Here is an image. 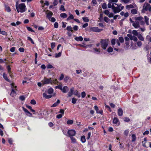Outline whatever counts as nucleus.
I'll use <instances>...</instances> for the list:
<instances>
[{
	"label": "nucleus",
	"instance_id": "4d7b16f0",
	"mask_svg": "<svg viewBox=\"0 0 151 151\" xmlns=\"http://www.w3.org/2000/svg\"><path fill=\"white\" fill-rule=\"evenodd\" d=\"M30 103L32 104L35 105L36 104V101L34 99H32L31 100Z\"/></svg>",
	"mask_w": 151,
	"mask_h": 151
},
{
	"label": "nucleus",
	"instance_id": "e2e57ef3",
	"mask_svg": "<svg viewBox=\"0 0 151 151\" xmlns=\"http://www.w3.org/2000/svg\"><path fill=\"white\" fill-rule=\"evenodd\" d=\"M64 78V75L63 74H62L61 75L59 79V81H61V80H62Z\"/></svg>",
	"mask_w": 151,
	"mask_h": 151
},
{
	"label": "nucleus",
	"instance_id": "6ab92c4d",
	"mask_svg": "<svg viewBox=\"0 0 151 151\" xmlns=\"http://www.w3.org/2000/svg\"><path fill=\"white\" fill-rule=\"evenodd\" d=\"M3 77L4 78L6 81L9 82H10V81L9 79L7 77V75L5 73H4L3 74Z\"/></svg>",
	"mask_w": 151,
	"mask_h": 151
},
{
	"label": "nucleus",
	"instance_id": "69168bd1",
	"mask_svg": "<svg viewBox=\"0 0 151 151\" xmlns=\"http://www.w3.org/2000/svg\"><path fill=\"white\" fill-rule=\"evenodd\" d=\"M19 52H24V48L22 47H20L19 49Z\"/></svg>",
	"mask_w": 151,
	"mask_h": 151
},
{
	"label": "nucleus",
	"instance_id": "6e6552de",
	"mask_svg": "<svg viewBox=\"0 0 151 151\" xmlns=\"http://www.w3.org/2000/svg\"><path fill=\"white\" fill-rule=\"evenodd\" d=\"M76 133V131L73 129L68 130L67 132V133L70 137L75 136Z\"/></svg>",
	"mask_w": 151,
	"mask_h": 151
},
{
	"label": "nucleus",
	"instance_id": "79ce46f5",
	"mask_svg": "<svg viewBox=\"0 0 151 151\" xmlns=\"http://www.w3.org/2000/svg\"><path fill=\"white\" fill-rule=\"evenodd\" d=\"M132 34L135 35L137 36L138 35V33L137 32V31L136 30H134L132 31Z\"/></svg>",
	"mask_w": 151,
	"mask_h": 151
},
{
	"label": "nucleus",
	"instance_id": "72a5a7b5",
	"mask_svg": "<svg viewBox=\"0 0 151 151\" xmlns=\"http://www.w3.org/2000/svg\"><path fill=\"white\" fill-rule=\"evenodd\" d=\"M73 120H69L67 122V124L68 125H71L73 124Z\"/></svg>",
	"mask_w": 151,
	"mask_h": 151
},
{
	"label": "nucleus",
	"instance_id": "864d4df0",
	"mask_svg": "<svg viewBox=\"0 0 151 151\" xmlns=\"http://www.w3.org/2000/svg\"><path fill=\"white\" fill-rule=\"evenodd\" d=\"M50 21H51L52 22H55L56 21L55 18L53 17L51 18L50 19H49Z\"/></svg>",
	"mask_w": 151,
	"mask_h": 151
},
{
	"label": "nucleus",
	"instance_id": "7ed1b4c3",
	"mask_svg": "<svg viewBox=\"0 0 151 151\" xmlns=\"http://www.w3.org/2000/svg\"><path fill=\"white\" fill-rule=\"evenodd\" d=\"M100 43L101 44L102 48L104 50H105L108 45V40L106 39H101Z\"/></svg>",
	"mask_w": 151,
	"mask_h": 151
},
{
	"label": "nucleus",
	"instance_id": "58836bf2",
	"mask_svg": "<svg viewBox=\"0 0 151 151\" xmlns=\"http://www.w3.org/2000/svg\"><path fill=\"white\" fill-rule=\"evenodd\" d=\"M70 138L71 139V140L72 142L73 143H76V139L73 137H70Z\"/></svg>",
	"mask_w": 151,
	"mask_h": 151
},
{
	"label": "nucleus",
	"instance_id": "a18cd8bd",
	"mask_svg": "<svg viewBox=\"0 0 151 151\" xmlns=\"http://www.w3.org/2000/svg\"><path fill=\"white\" fill-rule=\"evenodd\" d=\"M77 99L75 98H73L72 100V103L73 104H75L76 102Z\"/></svg>",
	"mask_w": 151,
	"mask_h": 151
},
{
	"label": "nucleus",
	"instance_id": "37998d69",
	"mask_svg": "<svg viewBox=\"0 0 151 151\" xmlns=\"http://www.w3.org/2000/svg\"><path fill=\"white\" fill-rule=\"evenodd\" d=\"M113 51V48L110 47L108 48L107 49V51L108 52H112Z\"/></svg>",
	"mask_w": 151,
	"mask_h": 151
},
{
	"label": "nucleus",
	"instance_id": "de8ad7c7",
	"mask_svg": "<svg viewBox=\"0 0 151 151\" xmlns=\"http://www.w3.org/2000/svg\"><path fill=\"white\" fill-rule=\"evenodd\" d=\"M47 68L48 69H51L54 68V67H53V66H52L50 64H48L47 65Z\"/></svg>",
	"mask_w": 151,
	"mask_h": 151
},
{
	"label": "nucleus",
	"instance_id": "4c0bfd02",
	"mask_svg": "<svg viewBox=\"0 0 151 151\" xmlns=\"http://www.w3.org/2000/svg\"><path fill=\"white\" fill-rule=\"evenodd\" d=\"M119 41L121 43H123L124 42V39L123 37H120L119 38Z\"/></svg>",
	"mask_w": 151,
	"mask_h": 151
},
{
	"label": "nucleus",
	"instance_id": "a211bd4d",
	"mask_svg": "<svg viewBox=\"0 0 151 151\" xmlns=\"http://www.w3.org/2000/svg\"><path fill=\"white\" fill-rule=\"evenodd\" d=\"M123 111L121 108H119L118 109V113L119 116H122L123 114Z\"/></svg>",
	"mask_w": 151,
	"mask_h": 151
},
{
	"label": "nucleus",
	"instance_id": "423d86ee",
	"mask_svg": "<svg viewBox=\"0 0 151 151\" xmlns=\"http://www.w3.org/2000/svg\"><path fill=\"white\" fill-rule=\"evenodd\" d=\"M150 5L148 3H145L142 10V12L144 13L145 11L148 10Z\"/></svg>",
	"mask_w": 151,
	"mask_h": 151
},
{
	"label": "nucleus",
	"instance_id": "c03bdc74",
	"mask_svg": "<svg viewBox=\"0 0 151 151\" xmlns=\"http://www.w3.org/2000/svg\"><path fill=\"white\" fill-rule=\"evenodd\" d=\"M116 41L115 39H112L111 41V45H115V43H116Z\"/></svg>",
	"mask_w": 151,
	"mask_h": 151
},
{
	"label": "nucleus",
	"instance_id": "c85d7f7f",
	"mask_svg": "<svg viewBox=\"0 0 151 151\" xmlns=\"http://www.w3.org/2000/svg\"><path fill=\"white\" fill-rule=\"evenodd\" d=\"M66 29L68 31H70L71 32L73 31L72 27L70 26H68L67 27Z\"/></svg>",
	"mask_w": 151,
	"mask_h": 151
},
{
	"label": "nucleus",
	"instance_id": "aec40b11",
	"mask_svg": "<svg viewBox=\"0 0 151 151\" xmlns=\"http://www.w3.org/2000/svg\"><path fill=\"white\" fill-rule=\"evenodd\" d=\"M75 40L77 41H81L83 40V38L81 36H79V37H76L74 38Z\"/></svg>",
	"mask_w": 151,
	"mask_h": 151
},
{
	"label": "nucleus",
	"instance_id": "ddd939ff",
	"mask_svg": "<svg viewBox=\"0 0 151 151\" xmlns=\"http://www.w3.org/2000/svg\"><path fill=\"white\" fill-rule=\"evenodd\" d=\"M47 12H48V13L47 14L46 17L48 19H50L52 16L53 13L52 12L48 10L47 11Z\"/></svg>",
	"mask_w": 151,
	"mask_h": 151
},
{
	"label": "nucleus",
	"instance_id": "8fccbe9b",
	"mask_svg": "<svg viewBox=\"0 0 151 151\" xmlns=\"http://www.w3.org/2000/svg\"><path fill=\"white\" fill-rule=\"evenodd\" d=\"M102 8L103 9H106L107 8V5L106 3H103L102 5Z\"/></svg>",
	"mask_w": 151,
	"mask_h": 151
},
{
	"label": "nucleus",
	"instance_id": "052dcab7",
	"mask_svg": "<svg viewBox=\"0 0 151 151\" xmlns=\"http://www.w3.org/2000/svg\"><path fill=\"white\" fill-rule=\"evenodd\" d=\"M60 9V10H62L63 11H64L65 10V9L64 8V6H63V5H62L61 6Z\"/></svg>",
	"mask_w": 151,
	"mask_h": 151
},
{
	"label": "nucleus",
	"instance_id": "1a4fd4ad",
	"mask_svg": "<svg viewBox=\"0 0 151 151\" xmlns=\"http://www.w3.org/2000/svg\"><path fill=\"white\" fill-rule=\"evenodd\" d=\"M144 18L145 19V22L141 20L140 21V24L141 25H143L145 24V22L147 25H149V18L147 16H145L144 17Z\"/></svg>",
	"mask_w": 151,
	"mask_h": 151
},
{
	"label": "nucleus",
	"instance_id": "9b49d317",
	"mask_svg": "<svg viewBox=\"0 0 151 151\" xmlns=\"http://www.w3.org/2000/svg\"><path fill=\"white\" fill-rule=\"evenodd\" d=\"M127 36L131 40H133L135 42H136L137 40V37L134 36H132L130 34H128Z\"/></svg>",
	"mask_w": 151,
	"mask_h": 151
},
{
	"label": "nucleus",
	"instance_id": "6e6d98bb",
	"mask_svg": "<svg viewBox=\"0 0 151 151\" xmlns=\"http://www.w3.org/2000/svg\"><path fill=\"white\" fill-rule=\"evenodd\" d=\"M7 69L8 73H11V68L9 65H8L7 66Z\"/></svg>",
	"mask_w": 151,
	"mask_h": 151
},
{
	"label": "nucleus",
	"instance_id": "f03ea898",
	"mask_svg": "<svg viewBox=\"0 0 151 151\" xmlns=\"http://www.w3.org/2000/svg\"><path fill=\"white\" fill-rule=\"evenodd\" d=\"M55 89H58L62 91L64 93H66L69 91V88L67 86L63 87L62 85H59L55 87Z\"/></svg>",
	"mask_w": 151,
	"mask_h": 151
},
{
	"label": "nucleus",
	"instance_id": "393cba45",
	"mask_svg": "<svg viewBox=\"0 0 151 151\" xmlns=\"http://www.w3.org/2000/svg\"><path fill=\"white\" fill-rule=\"evenodd\" d=\"M115 3H109L107 5L108 7L109 8H111L112 9V8H113V6H114V5Z\"/></svg>",
	"mask_w": 151,
	"mask_h": 151
},
{
	"label": "nucleus",
	"instance_id": "473e14b6",
	"mask_svg": "<svg viewBox=\"0 0 151 151\" xmlns=\"http://www.w3.org/2000/svg\"><path fill=\"white\" fill-rule=\"evenodd\" d=\"M26 28L28 30V31H29L33 32H35V31L33 29H32L30 27H27Z\"/></svg>",
	"mask_w": 151,
	"mask_h": 151
},
{
	"label": "nucleus",
	"instance_id": "2f4dec72",
	"mask_svg": "<svg viewBox=\"0 0 151 151\" xmlns=\"http://www.w3.org/2000/svg\"><path fill=\"white\" fill-rule=\"evenodd\" d=\"M26 107L30 109L31 111L33 112H35V110L34 109H33L32 108V107L28 105H27L26 106Z\"/></svg>",
	"mask_w": 151,
	"mask_h": 151
},
{
	"label": "nucleus",
	"instance_id": "603ef678",
	"mask_svg": "<svg viewBox=\"0 0 151 151\" xmlns=\"http://www.w3.org/2000/svg\"><path fill=\"white\" fill-rule=\"evenodd\" d=\"M104 21L107 23H108L110 20V19L107 17H105L104 18Z\"/></svg>",
	"mask_w": 151,
	"mask_h": 151
},
{
	"label": "nucleus",
	"instance_id": "7c9ffc66",
	"mask_svg": "<svg viewBox=\"0 0 151 151\" xmlns=\"http://www.w3.org/2000/svg\"><path fill=\"white\" fill-rule=\"evenodd\" d=\"M132 142H134L136 140V137L135 134H132Z\"/></svg>",
	"mask_w": 151,
	"mask_h": 151
},
{
	"label": "nucleus",
	"instance_id": "f3484780",
	"mask_svg": "<svg viewBox=\"0 0 151 151\" xmlns=\"http://www.w3.org/2000/svg\"><path fill=\"white\" fill-rule=\"evenodd\" d=\"M23 109L24 111L25 112L26 115H28L29 116H31L32 115V114L30 113L27 109L26 108L23 107Z\"/></svg>",
	"mask_w": 151,
	"mask_h": 151
},
{
	"label": "nucleus",
	"instance_id": "f257e3e1",
	"mask_svg": "<svg viewBox=\"0 0 151 151\" xmlns=\"http://www.w3.org/2000/svg\"><path fill=\"white\" fill-rule=\"evenodd\" d=\"M16 7L18 13H23L27 10L24 3H21L18 4V3L17 2L16 4Z\"/></svg>",
	"mask_w": 151,
	"mask_h": 151
},
{
	"label": "nucleus",
	"instance_id": "39448f33",
	"mask_svg": "<svg viewBox=\"0 0 151 151\" xmlns=\"http://www.w3.org/2000/svg\"><path fill=\"white\" fill-rule=\"evenodd\" d=\"M119 7L120 6H118L117 4L116 3L114 4L113 7L112 8V10L114 14L119 13L121 11V10H120Z\"/></svg>",
	"mask_w": 151,
	"mask_h": 151
},
{
	"label": "nucleus",
	"instance_id": "b1692460",
	"mask_svg": "<svg viewBox=\"0 0 151 151\" xmlns=\"http://www.w3.org/2000/svg\"><path fill=\"white\" fill-rule=\"evenodd\" d=\"M81 140L82 143H85L86 141L85 137L84 136H83L81 137Z\"/></svg>",
	"mask_w": 151,
	"mask_h": 151
},
{
	"label": "nucleus",
	"instance_id": "a19ab883",
	"mask_svg": "<svg viewBox=\"0 0 151 151\" xmlns=\"http://www.w3.org/2000/svg\"><path fill=\"white\" fill-rule=\"evenodd\" d=\"M25 97L23 95L20 96L19 97V99L22 101H23L25 100Z\"/></svg>",
	"mask_w": 151,
	"mask_h": 151
},
{
	"label": "nucleus",
	"instance_id": "2eb2a0df",
	"mask_svg": "<svg viewBox=\"0 0 151 151\" xmlns=\"http://www.w3.org/2000/svg\"><path fill=\"white\" fill-rule=\"evenodd\" d=\"M113 122V124H118V125H119V121L116 117H114V118Z\"/></svg>",
	"mask_w": 151,
	"mask_h": 151
},
{
	"label": "nucleus",
	"instance_id": "c756f323",
	"mask_svg": "<svg viewBox=\"0 0 151 151\" xmlns=\"http://www.w3.org/2000/svg\"><path fill=\"white\" fill-rule=\"evenodd\" d=\"M43 97L45 99H49L52 97V95H43Z\"/></svg>",
	"mask_w": 151,
	"mask_h": 151
},
{
	"label": "nucleus",
	"instance_id": "338daca9",
	"mask_svg": "<svg viewBox=\"0 0 151 151\" xmlns=\"http://www.w3.org/2000/svg\"><path fill=\"white\" fill-rule=\"evenodd\" d=\"M55 42H52L51 43V47L52 49H53L55 46Z\"/></svg>",
	"mask_w": 151,
	"mask_h": 151
},
{
	"label": "nucleus",
	"instance_id": "13d9d810",
	"mask_svg": "<svg viewBox=\"0 0 151 151\" xmlns=\"http://www.w3.org/2000/svg\"><path fill=\"white\" fill-rule=\"evenodd\" d=\"M105 107L108 109V110L110 112L111 111V108L108 105H105Z\"/></svg>",
	"mask_w": 151,
	"mask_h": 151
},
{
	"label": "nucleus",
	"instance_id": "4468645a",
	"mask_svg": "<svg viewBox=\"0 0 151 151\" xmlns=\"http://www.w3.org/2000/svg\"><path fill=\"white\" fill-rule=\"evenodd\" d=\"M4 5L5 7V10L6 11L8 12H11V9L10 8L9 6L8 5L4 4Z\"/></svg>",
	"mask_w": 151,
	"mask_h": 151
},
{
	"label": "nucleus",
	"instance_id": "a878e982",
	"mask_svg": "<svg viewBox=\"0 0 151 151\" xmlns=\"http://www.w3.org/2000/svg\"><path fill=\"white\" fill-rule=\"evenodd\" d=\"M60 16L63 18H65L67 17V15L65 13H62L60 14Z\"/></svg>",
	"mask_w": 151,
	"mask_h": 151
},
{
	"label": "nucleus",
	"instance_id": "680f3d73",
	"mask_svg": "<svg viewBox=\"0 0 151 151\" xmlns=\"http://www.w3.org/2000/svg\"><path fill=\"white\" fill-rule=\"evenodd\" d=\"M104 13L106 15H108L109 14V12L108 10H105L104 11Z\"/></svg>",
	"mask_w": 151,
	"mask_h": 151
},
{
	"label": "nucleus",
	"instance_id": "3c124183",
	"mask_svg": "<svg viewBox=\"0 0 151 151\" xmlns=\"http://www.w3.org/2000/svg\"><path fill=\"white\" fill-rule=\"evenodd\" d=\"M134 6L132 4H130L129 5H127L126 6V8L127 9H130L132 8H133Z\"/></svg>",
	"mask_w": 151,
	"mask_h": 151
},
{
	"label": "nucleus",
	"instance_id": "0e129e2a",
	"mask_svg": "<svg viewBox=\"0 0 151 151\" xmlns=\"http://www.w3.org/2000/svg\"><path fill=\"white\" fill-rule=\"evenodd\" d=\"M58 25L57 22H55L54 24V27L55 28H57L58 27Z\"/></svg>",
	"mask_w": 151,
	"mask_h": 151
},
{
	"label": "nucleus",
	"instance_id": "0eeeda50",
	"mask_svg": "<svg viewBox=\"0 0 151 151\" xmlns=\"http://www.w3.org/2000/svg\"><path fill=\"white\" fill-rule=\"evenodd\" d=\"M68 94H79L80 93H78V91L77 90H75L74 87H72L70 88L68 92Z\"/></svg>",
	"mask_w": 151,
	"mask_h": 151
},
{
	"label": "nucleus",
	"instance_id": "412c9836",
	"mask_svg": "<svg viewBox=\"0 0 151 151\" xmlns=\"http://www.w3.org/2000/svg\"><path fill=\"white\" fill-rule=\"evenodd\" d=\"M60 101L58 99L57 101L55 102L51 106V107H55L57 106L60 103Z\"/></svg>",
	"mask_w": 151,
	"mask_h": 151
},
{
	"label": "nucleus",
	"instance_id": "f8f14e48",
	"mask_svg": "<svg viewBox=\"0 0 151 151\" xmlns=\"http://www.w3.org/2000/svg\"><path fill=\"white\" fill-rule=\"evenodd\" d=\"M94 108L96 111V113L101 114V115L103 114V111L102 110H99L98 106H95Z\"/></svg>",
	"mask_w": 151,
	"mask_h": 151
},
{
	"label": "nucleus",
	"instance_id": "4be33fe9",
	"mask_svg": "<svg viewBox=\"0 0 151 151\" xmlns=\"http://www.w3.org/2000/svg\"><path fill=\"white\" fill-rule=\"evenodd\" d=\"M54 90L53 88H50L48 89L47 90V93L49 94H51L53 92Z\"/></svg>",
	"mask_w": 151,
	"mask_h": 151
},
{
	"label": "nucleus",
	"instance_id": "ea45409f",
	"mask_svg": "<svg viewBox=\"0 0 151 151\" xmlns=\"http://www.w3.org/2000/svg\"><path fill=\"white\" fill-rule=\"evenodd\" d=\"M93 50L95 51V53L98 54L100 53V51L99 50V49H98L96 48H93Z\"/></svg>",
	"mask_w": 151,
	"mask_h": 151
},
{
	"label": "nucleus",
	"instance_id": "dca6fc26",
	"mask_svg": "<svg viewBox=\"0 0 151 151\" xmlns=\"http://www.w3.org/2000/svg\"><path fill=\"white\" fill-rule=\"evenodd\" d=\"M133 26L135 28H137L139 27V23L138 22H136L132 24Z\"/></svg>",
	"mask_w": 151,
	"mask_h": 151
},
{
	"label": "nucleus",
	"instance_id": "5701e85b",
	"mask_svg": "<svg viewBox=\"0 0 151 151\" xmlns=\"http://www.w3.org/2000/svg\"><path fill=\"white\" fill-rule=\"evenodd\" d=\"M69 15V16L67 19V21H69L70 20L73 19H74V16L72 14H70Z\"/></svg>",
	"mask_w": 151,
	"mask_h": 151
},
{
	"label": "nucleus",
	"instance_id": "20e7f679",
	"mask_svg": "<svg viewBox=\"0 0 151 151\" xmlns=\"http://www.w3.org/2000/svg\"><path fill=\"white\" fill-rule=\"evenodd\" d=\"M42 82V85L45 84H48L50 83H52V82H54L51 78H47L45 77L41 81Z\"/></svg>",
	"mask_w": 151,
	"mask_h": 151
},
{
	"label": "nucleus",
	"instance_id": "bb28decb",
	"mask_svg": "<svg viewBox=\"0 0 151 151\" xmlns=\"http://www.w3.org/2000/svg\"><path fill=\"white\" fill-rule=\"evenodd\" d=\"M131 12L132 14H135L137 13V11L135 9H133L131 10Z\"/></svg>",
	"mask_w": 151,
	"mask_h": 151
},
{
	"label": "nucleus",
	"instance_id": "bf43d9fd",
	"mask_svg": "<svg viewBox=\"0 0 151 151\" xmlns=\"http://www.w3.org/2000/svg\"><path fill=\"white\" fill-rule=\"evenodd\" d=\"M15 47H13L10 48V51L11 52H14L15 49Z\"/></svg>",
	"mask_w": 151,
	"mask_h": 151
},
{
	"label": "nucleus",
	"instance_id": "49530a36",
	"mask_svg": "<svg viewBox=\"0 0 151 151\" xmlns=\"http://www.w3.org/2000/svg\"><path fill=\"white\" fill-rule=\"evenodd\" d=\"M27 39L28 40L30 41V42H31L32 44H34V42L33 40L31 38V37H30L28 36L27 37Z\"/></svg>",
	"mask_w": 151,
	"mask_h": 151
},
{
	"label": "nucleus",
	"instance_id": "5fc2aeb1",
	"mask_svg": "<svg viewBox=\"0 0 151 151\" xmlns=\"http://www.w3.org/2000/svg\"><path fill=\"white\" fill-rule=\"evenodd\" d=\"M118 1V0H109V2L111 3H114V2H117Z\"/></svg>",
	"mask_w": 151,
	"mask_h": 151
},
{
	"label": "nucleus",
	"instance_id": "774afa93",
	"mask_svg": "<svg viewBox=\"0 0 151 151\" xmlns=\"http://www.w3.org/2000/svg\"><path fill=\"white\" fill-rule=\"evenodd\" d=\"M137 46L140 47L142 46V43L141 41H138L137 42Z\"/></svg>",
	"mask_w": 151,
	"mask_h": 151
},
{
	"label": "nucleus",
	"instance_id": "c9c22d12",
	"mask_svg": "<svg viewBox=\"0 0 151 151\" xmlns=\"http://www.w3.org/2000/svg\"><path fill=\"white\" fill-rule=\"evenodd\" d=\"M143 18L142 17H136L135 18V19L136 20L141 21L142 20Z\"/></svg>",
	"mask_w": 151,
	"mask_h": 151
},
{
	"label": "nucleus",
	"instance_id": "cd10ccee",
	"mask_svg": "<svg viewBox=\"0 0 151 151\" xmlns=\"http://www.w3.org/2000/svg\"><path fill=\"white\" fill-rule=\"evenodd\" d=\"M139 39L141 41H143L144 40V38L143 37L141 34H139L137 36Z\"/></svg>",
	"mask_w": 151,
	"mask_h": 151
},
{
	"label": "nucleus",
	"instance_id": "9d476101",
	"mask_svg": "<svg viewBox=\"0 0 151 151\" xmlns=\"http://www.w3.org/2000/svg\"><path fill=\"white\" fill-rule=\"evenodd\" d=\"M91 31L94 32H99L103 30V29H99L98 27H91L90 29Z\"/></svg>",
	"mask_w": 151,
	"mask_h": 151
},
{
	"label": "nucleus",
	"instance_id": "f704fd0d",
	"mask_svg": "<svg viewBox=\"0 0 151 151\" xmlns=\"http://www.w3.org/2000/svg\"><path fill=\"white\" fill-rule=\"evenodd\" d=\"M82 19L83 20L84 22H88L89 21V20L87 17H83Z\"/></svg>",
	"mask_w": 151,
	"mask_h": 151
},
{
	"label": "nucleus",
	"instance_id": "e433bc0d",
	"mask_svg": "<svg viewBox=\"0 0 151 151\" xmlns=\"http://www.w3.org/2000/svg\"><path fill=\"white\" fill-rule=\"evenodd\" d=\"M61 55V52H59L58 53L55 54V57L58 58L60 57Z\"/></svg>",
	"mask_w": 151,
	"mask_h": 151
},
{
	"label": "nucleus",
	"instance_id": "09e8293b",
	"mask_svg": "<svg viewBox=\"0 0 151 151\" xmlns=\"http://www.w3.org/2000/svg\"><path fill=\"white\" fill-rule=\"evenodd\" d=\"M58 3V0H54L53 2V4L54 6L57 5Z\"/></svg>",
	"mask_w": 151,
	"mask_h": 151
}]
</instances>
